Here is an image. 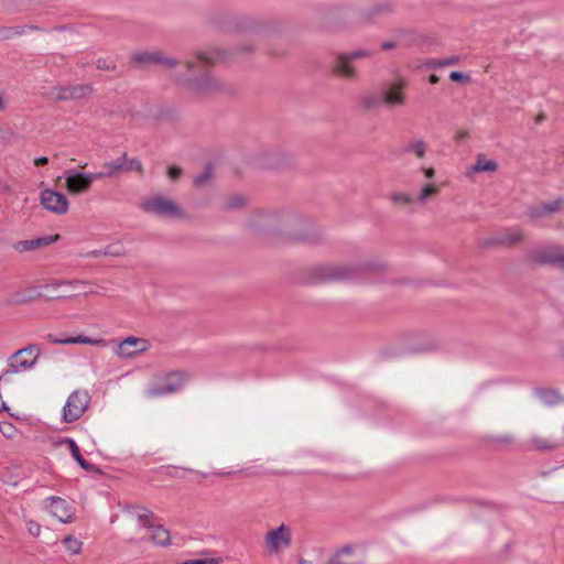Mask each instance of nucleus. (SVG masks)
Wrapping results in <instances>:
<instances>
[{"label":"nucleus","instance_id":"nucleus-1","mask_svg":"<svg viewBox=\"0 0 564 564\" xmlns=\"http://www.w3.org/2000/svg\"><path fill=\"white\" fill-rule=\"evenodd\" d=\"M223 58L219 51L202 52L194 59L185 63L191 90L198 96H209L220 90L221 83L215 78L207 67Z\"/></svg>","mask_w":564,"mask_h":564},{"label":"nucleus","instance_id":"nucleus-2","mask_svg":"<svg viewBox=\"0 0 564 564\" xmlns=\"http://www.w3.org/2000/svg\"><path fill=\"white\" fill-rule=\"evenodd\" d=\"M40 354L41 349L36 345H30L12 354L7 360V368L0 375V382H7L11 376L32 369Z\"/></svg>","mask_w":564,"mask_h":564},{"label":"nucleus","instance_id":"nucleus-3","mask_svg":"<svg viewBox=\"0 0 564 564\" xmlns=\"http://www.w3.org/2000/svg\"><path fill=\"white\" fill-rule=\"evenodd\" d=\"M143 212L163 218L177 219L184 217L183 208L173 199L163 195H153L140 204Z\"/></svg>","mask_w":564,"mask_h":564},{"label":"nucleus","instance_id":"nucleus-4","mask_svg":"<svg viewBox=\"0 0 564 564\" xmlns=\"http://www.w3.org/2000/svg\"><path fill=\"white\" fill-rule=\"evenodd\" d=\"M293 533L291 527L282 523L269 530L264 535V544L270 555H279L292 544Z\"/></svg>","mask_w":564,"mask_h":564},{"label":"nucleus","instance_id":"nucleus-5","mask_svg":"<svg viewBox=\"0 0 564 564\" xmlns=\"http://www.w3.org/2000/svg\"><path fill=\"white\" fill-rule=\"evenodd\" d=\"M90 395L86 390H75L67 398L63 408V420L67 423L77 421L88 409Z\"/></svg>","mask_w":564,"mask_h":564},{"label":"nucleus","instance_id":"nucleus-6","mask_svg":"<svg viewBox=\"0 0 564 564\" xmlns=\"http://www.w3.org/2000/svg\"><path fill=\"white\" fill-rule=\"evenodd\" d=\"M406 79L398 77L382 87L379 101L388 107H402L406 104Z\"/></svg>","mask_w":564,"mask_h":564},{"label":"nucleus","instance_id":"nucleus-7","mask_svg":"<svg viewBox=\"0 0 564 564\" xmlns=\"http://www.w3.org/2000/svg\"><path fill=\"white\" fill-rule=\"evenodd\" d=\"M187 379L186 373L173 371L164 376L161 381L148 388L145 394L148 398H158L178 391Z\"/></svg>","mask_w":564,"mask_h":564},{"label":"nucleus","instance_id":"nucleus-8","mask_svg":"<svg viewBox=\"0 0 564 564\" xmlns=\"http://www.w3.org/2000/svg\"><path fill=\"white\" fill-rule=\"evenodd\" d=\"M44 508L48 513L63 523H70L75 520V508L61 497H48L44 501Z\"/></svg>","mask_w":564,"mask_h":564},{"label":"nucleus","instance_id":"nucleus-9","mask_svg":"<svg viewBox=\"0 0 564 564\" xmlns=\"http://www.w3.org/2000/svg\"><path fill=\"white\" fill-rule=\"evenodd\" d=\"M98 180L96 173H80L67 171L65 173V188L69 194L77 195L87 192L93 182Z\"/></svg>","mask_w":564,"mask_h":564},{"label":"nucleus","instance_id":"nucleus-10","mask_svg":"<svg viewBox=\"0 0 564 564\" xmlns=\"http://www.w3.org/2000/svg\"><path fill=\"white\" fill-rule=\"evenodd\" d=\"M40 203L44 209L56 215L66 214L69 207L68 199L64 194L48 188L41 192Z\"/></svg>","mask_w":564,"mask_h":564},{"label":"nucleus","instance_id":"nucleus-11","mask_svg":"<svg viewBox=\"0 0 564 564\" xmlns=\"http://www.w3.org/2000/svg\"><path fill=\"white\" fill-rule=\"evenodd\" d=\"M532 259L535 262L550 264L561 271H564V248L560 246H550L536 249L532 252Z\"/></svg>","mask_w":564,"mask_h":564},{"label":"nucleus","instance_id":"nucleus-12","mask_svg":"<svg viewBox=\"0 0 564 564\" xmlns=\"http://www.w3.org/2000/svg\"><path fill=\"white\" fill-rule=\"evenodd\" d=\"M150 348L148 339L142 337L129 336L118 344L116 354L121 358H132Z\"/></svg>","mask_w":564,"mask_h":564},{"label":"nucleus","instance_id":"nucleus-13","mask_svg":"<svg viewBox=\"0 0 564 564\" xmlns=\"http://www.w3.org/2000/svg\"><path fill=\"white\" fill-rule=\"evenodd\" d=\"M93 87L88 84H77L54 88V97L57 100H76L88 97Z\"/></svg>","mask_w":564,"mask_h":564},{"label":"nucleus","instance_id":"nucleus-14","mask_svg":"<svg viewBox=\"0 0 564 564\" xmlns=\"http://www.w3.org/2000/svg\"><path fill=\"white\" fill-rule=\"evenodd\" d=\"M132 61L137 64L141 65H148V64H161L166 68H174L176 65H178V61L165 56L161 52H141V53H134L132 55Z\"/></svg>","mask_w":564,"mask_h":564},{"label":"nucleus","instance_id":"nucleus-15","mask_svg":"<svg viewBox=\"0 0 564 564\" xmlns=\"http://www.w3.org/2000/svg\"><path fill=\"white\" fill-rule=\"evenodd\" d=\"M47 339L52 344H61V345H66V344H85V345H91V346H105V340L104 339L90 338V337H87V336H84V335L64 336V335L50 334L47 336Z\"/></svg>","mask_w":564,"mask_h":564},{"label":"nucleus","instance_id":"nucleus-16","mask_svg":"<svg viewBox=\"0 0 564 564\" xmlns=\"http://www.w3.org/2000/svg\"><path fill=\"white\" fill-rule=\"evenodd\" d=\"M59 238L58 235L53 236H46V237H40L36 239H30V240H21L13 245V248L17 252H26L35 249H40L43 247H46L55 241H57Z\"/></svg>","mask_w":564,"mask_h":564},{"label":"nucleus","instance_id":"nucleus-17","mask_svg":"<svg viewBox=\"0 0 564 564\" xmlns=\"http://www.w3.org/2000/svg\"><path fill=\"white\" fill-rule=\"evenodd\" d=\"M139 520L143 525H148L149 538L159 545H166L170 542V533L162 525H153L149 522L148 514H140Z\"/></svg>","mask_w":564,"mask_h":564},{"label":"nucleus","instance_id":"nucleus-18","mask_svg":"<svg viewBox=\"0 0 564 564\" xmlns=\"http://www.w3.org/2000/svg\"><path fill=\"white\" fill-rule=\"evenodd\" d=\"M41 296L36 288H26L18 290L8 296V303L12 305L28 304Z\"/></svg>","mask_w":564,"mask_h":564},{"label":"nucleus","instance_id":"nucleus-19","mask_svg":"<svg viewBox=\"0 0 564 564\" xmlns=\"http://www.w3.org/2000/svg\"><path fill=\"white\" fill-rule=\"evenodd\" d=\"M564 207V199L557 198L552 202L544 203L539 207H533L529 210V216L532 219H538L546 215L556 213Z\"/></svg>","mask_w":564,"mask_h":564},{"label":"nucleus","instance_id":"nucleus-20","mask_svg":"<svg viewBox=\"0 0 564 564\" xmlns=\"http://www.w3.org/2000/svg\"><path fill=\"white\" fill-rule=\"evenodd\" d=\"M427 143L423 139H411L402 147V153L423 160L427 153Z\"/></svg>","mask_w":564,"mask_h":564},{"label":"nucleus","instance_id":"nucleus-21","mask_svg":"<svg viewBox=\"0 0 564 564\" xmlns=\"http://www.w3.org/2000/svg\"><path fill=\"white\" fill-rule=\"evenodd\" d=\"M104 171L97 172L96 175L98 180L105 177H115L121 173H124L123 160L122 156L118 158L111 162H105L102 164Z\"/></svg>","mask_w":564,"mask_h":564},{"label":"nucleus","instance_id":"nucleus-22","mask_svg":"<svg viewBox=\"0 0 564 564\" xmlns=\"http://www.w3.org/2000/svg\"><path fill=\"white\" fill-rule=\"evenodd\" d=\"M334 73L345 78H355L356 70L351 65V59L347 55L339 56L334 66Z\"/></svg>","mask_w":564,"mask_h":564},{"label":"nucleus","instance_id":"nucleus-23","mask_svg":"<svg viewBox=\"0 0 564 564\" xmlns=\"http://www.w3.org/2000/svg\"><path fill=\"white\" fill-rule=\"evenodd\" d=\"M441 192V185L435 182L425 183L419 191L415 199L420 204H425L430 199L436 197Z\"/></svg>","mask_w":564,"mask_h":564},{"label":"nucleus","instance_id":"nucleus-24","mask_svg":"<svg viewBox=\"0 0 564 564\" xmlns=\"http://www.w3.org/2000/svg\"><path fill=\"white\" fill-rule=\"evenodd\" d=\"M389 200L395 207L405 208L413 205L416 199L412 195L405 192H392L389 194Z\"/></svg>","mask_w":564,"mask_h":564},{"label":"nucleus","instance_id":"nucleus-25","mask_svg":"<svg viewBox=\"0 0 564 564\" xmlns=\"http://www.w3.org/2000/svg\"><path fill=\"white\" fill-rule=\"evenodd\" d=\"M529 447L535 451H551L556 447V444L550 438L534 435L529 440Z\"/></svg>","mask_w":564,"mask_h":564},{"label":"nucleus","instance_id":"nucleus-26","mask_svg":"<svg viewBox=\"0 0 564 564\" xmlns=\"http://www.w3.org/2000/svg\"><path fill=\"white\" fill-rule=\"evenodd\" d=\"M65 443L68 446V449L74 457V459L80 465V467L85 470H90L93 468V465L89 464L80 454V449L78 445L75 443V441L67 438Z\"/></svg>","mask_w":564,"mask_h":564},{"label":"nucleus","instance_id":"nucleus-27","mask_svg":"<svg viewBox=\"0 0 564 564\" xmlns=\"http://www.w3.org/2000/svg\"><path fill=\"white\" fill-rule=\"evenodd\" d=\"M62 544L69 555H78L83 550V542L74 535L65 536Z\"/></svg>","mask_w":564,"mask_h":564},{"label":"nucleus","instance_id":"nucleus-28","mask_svg":"<svg viewBox=\"0 0 564 564\" xmlns=\"http://www.w3.org/2000/svg\"><path fill=\"white\" fill-rule=\"evenodd\" d=\"M352 555V549L347 546L337 552L327 564H358L350 557Z\"/></svg>","mask_w":564,"mask_h":564},{"label":"nucleus","instance_id":"nucleus-29","mask_svg":"<svg viewBox=\"0 0 564 564\" xmlns=\"http://www.w3.org/2000/svg\"><path fill=\"white\" fill-rule=\"evenodd\" d=\"M497 167V162L487 160L484 155H478L473 170L475 172H495Z\"/></svg>","mask_w":564,"mask_h":564},{"label":"nucleus","instance_id":"nucleus-30","mask_svg":"<svg viewBox=\"0 0 564 564\" xmlns=\"http://www.w3.org/2000/svg\"><path fill=\"white\" fill-rule=\"evenodd\" d=\"M124 173L135 172L140 175L143 174L142 163L134 158H128L126 154L122 155Z\"/></svg>","mask_w":564,"mask_h":564},{"label":"nucleus","instance_id":"nucleus-31","mask_svg":"<svg viewBox=\"0 0 564 564\" xmlns=\"http://www.w3.org/2000/svg\"><path fill=\"white\" fill-rule=\"evenodd\" d=\"M459 61H460V56L453 55V56L445 57V58L433 59L431 62V65L434 67H444V66H449V65H456L459 63Z\"/></svg>","mask_w":564,"mask_h":564},{"label":"nucleus","instance_id":"nucleus-32","mask_svg":"<svg viewBox=\"0 0 564 564\" xmlns=\"http://www.w3.org/2000/svg\"><path fill=\"white\" fill-rule=\"evenodd\" d=\"M332 279L346 280L351 278V269L348 267H337L332 270Z\"/></svg>","mask_w":564,"mask_h":564},{"label":"nucleus","instance_id":"nucleus-33","mask_svg":"<svg viewBox=\"0 0 564 564\" xmlns=\"http://www.w3.org/2000/svg\"><path fill=\"white\" fill-rule=\"evenodd\" d=\"M26 530L32 536H39L42 531V527L34 520H26Z\"/></svg>","mask_w":564,"mask_h":564},{"label":"nucleus","instance_id":"nucleus-34","mask_svg":"<svg viewBox=\"0 0 564 564\" xmlns=\"http://www.w3.org/2000/svg\"><path fill=\"white\" fill-rule=\"evenodd\" d=\"M219 562L218 558H196L177 562L176 564H218Z\"/></svg>","mask_w":564,"mask_h":564},{"label":"nucleus","instance_id":"nucleus-35","mask_svg":"<svg viewBox=\"0 0 564 564\" xmlns=\"http://www.w3.org/2000/svg\"><path fill=\"white\" fill-rule=\"evenodd\" d=\"M375 52L369 50H357L351 52L350 54H347V56L352 61L357 58H366L373 55Z\"/></svg>","mask_w":564,"mask_h":564},{"label":"nucleus","instance_id":"nucleus-36","mask_svg":"<svg viewBox=\"0 0 564 564\" xmlns=\"http://www.w3.org/2000/svg\"><path fill=\"white\" fill-rule=\"evenodd\" d=\"M210 177H212L210 169H206L205 172H203L200 175L195 177L194 183L196 186H203L210 180Z\"/></svg>","mask_w":564,"mask_h":564},{"label":"nucleus","instance_id":"nucleus-37","mask_svg":"<svg viewBox=\"0 0 564 564\" xmlns=\"http://www.w3.org/2000/svg\"><path fill=\"white\" fill-rule=\"evenodd\" d=\"M449 79L456 83H468L470 77L468 74H464L460 72H452L449 74Z\"/></svg>","mask_w":564,"mask_h":564},{"label":"nucleus","instance_id":"nucleus-38","mask_svg":"<svg viewBox=\"0 0 564 564\" xmlns=\"http://www.w3.org/2000/svg\"><path fill=\"white\" fill-rule=\"evenodd\" d=\"M96 66L98 69H106V70H113L116 68V65L111 61L107 59H97Z\"/></svg>","mask_w":564,"mask_h":564},{"label":"nucleus","instance_id":"nucleus-39","mask_svg":"<svg viewBox=\"0 0 564 564\" xmlns=\"http://www.w3.org/2000/svg\"><path fill=\"white\" fill-rule=\"evenodd\" d=\"M420 171L429 182H433L432 180L436 175V170L433 166H422Z\"/></svg>","mask_w":564,"mask_h":564},{"label":"nucleus","instance_id":"nucleus-40","mask_svg":"<svg viewBox=\"0 0 564 564\" xmlns=\"http://www.w3.org/2000/svg\"><path fill=\"white\" fill-rule=\"evenodd\" d=\"M102 254L119 257L122 254V249L120 247L108 246L106 249L102 250Z\"/></svg>","mask_w":564,"mask_h":564},{"label":"nucleus","instance_id":"nucleus-41","mask_svg":"<svg viewBox=\"0 0 564 564\" xmlns=\"http://www.w3.org/2000/svg\"><path fill=\"white\" fill-rule=\"evenodd\" d=\"M522 239V234L520 231L509 232L505 239L507 243H516Z\"/></svg>","mask_w":564,"mask_h":564},{"label":"nucleus","instance_id":"nucleus-42","mask_svg":"<svg viewBox=\"0 0 564 564\" xmlns=\"http://www.w3.org/2000/svg\"><path fill=\"white\" fill-rule=\"evenodd\" d=\"M182 171L180 167L172 166L169 170V176L171 180H176L181 175Z\"/></svg>","mask_w":564,"mask_h":564},{"label":"nucleus","instance_id":"nucleus-43","mask_svg":"<svg viewBox=\"0 0 564 564\" xmlns=\"http://www.w3.org/2000/svg\"><path fill=\"white\" fill-rule=\"evenodd\" d=\"M395 42L393 41H386L381 44V50L389 51L395 47Z\"/></svg>","mask_w":564,"mask_h":564},{"label":"nucleus","instance_id":"nucleus-44","mask_svg":"<svg viewBox=\"0 0 564 564\" xmlns=\"http://www.w3.org/2000/svg\"><path fill=\"white\" fill-rule=\"evenodd\" d=\"M47 163H48V159L46 156L36 158L34 160V164L36 166H43V165H46Z\"/></svg>","mask_w":564,"mask_h":564},{"label":"nucleus","instance_id":"nucleus-45","mask_svg":"<svg viewBox=\"0 0 564 564\" xmlns=\"http://www.w3.org/2000/svg\"><path fill=\"white\" fill-rule=\"evenodd\" d=\"M468 137V132L466 130H460L456 133L455 139L456 141H462Z\"/></svg>","mask_w":564,"mask_h":564},{"label":"nucleus","instance_id":"nucleus-46","mask_svg":"<svg viewBox=\"0 0 564 564\" xmlns=\"http://www.w3.org/2000/svg\"><path fill=\"white\" fill-rule=\"evenodd\" d=\"M7 107V100L4 98V94L0 91V111L4 110Z\"/></svg>","mask_w":564,"mask_h":564},{"label":"nucleus","instance_id":"nucleus-47","mask_svg":"<svg viewBox=\"0 0 564 564\" xmlns=\"http://www.w3.org/2000/svg\"><path fill=\"white\" fill-rule=\"evenodd\" d=\"M104 256L102 254V250H94L91 252L88 253V257H95V258H98V257H101Z\"/></svg>","mask_w":564,"mask_h":564},{"label":"nucleus","instance_id":"nucleus-48","mask_svg":"<svg viewBox=\"0 0 564 564\" xmlns=\"http://www.w3.org/2000/svg\"><path fill=\"white\" fill-rule=\"evenodd\" d=\"M438 80H440V78L436 75L433 74V75L430 76V83L431 84H437Z\"/></svg>","mask_w":564,"mask_h":564},{"label":"nucleus","instance_id":"nucleus-49","mask_svg":"<svg viewBox=\"0 0 564 564\" xmlns=\"http://www.w3.org/2000/svg\"><path fill=\"white\" fill-rule=\"evenodd\" d=\"M299 564H313V561L307 560V558H301V560L299 561Z\"/></svg>","mask_w":564,"mask_h":564},{"label":"nucleus","instance_id":"nucleus-50","mask_svg":"<svg viewBox=\"0 0 564 564\" xmlns=\"http://www.w3.org/2000/svg\"><path fill=\"white\" fill-rule=\"evenodd\" d=\"M70 284H74L75 286H78V285H86L87 283L84 282V281H74V282H70Z\"/></svg>","mask_w":564,"mask_h":564},{"label":"nucleus","instance_id":"nucleus-51","mask_svg":"<svg viewBox=\"0 0 564 564\" xmlns=\"http://www.w3.org/2000/svg\"><path fill=\"white\" fill-rule=\"evenodd\" d=\"M242 203H243V199L242 198H238V200L235 204H232V205L234 206H239V205H242Z\"/></svg>","mask_w":564,"mask_h":564},{"label":"nucleus","instance_id":"nucleus-52","mask_svg":"<svg viewBox=\"0 0 564 564\" xmlns=\"http://www.w3.org/2000/svg\"><path fill=\"white\" fill-rule=\"evenodd\" d=\"M12 430H13V427L10 425V426H9V430H7V432H6V433H10V431H12Z\"/></svg>","mask_w":564,"mask_h":564},{"label":"nucleus","instance_id":"nucleus-53","mask_svg":"<svg viewBox=\"0 0 564 564\" xmlns=\"http://www.w3.org/2000/svg\"><path fill=\"white\" fill-rule=\"evenodd\" d=\"M12 430H13V427L10 425V426H9V430H7V432H6V433H10V431H12Z\"/></svg>","mask_w":564,"mask_h":564},{"label":"nucleus","instance_id":"nucleus-54","mask_svg":"<svg viewBox=\"0 0 564 564\" xmlns=\"http://www.w3.org/2000/svg\"><path fill=\"white\" fill-rule=\"evenodd\" d=\"M3 434L6 435V437H10L11 436V433L3 432Z\"/></svg>","mask_w":564,"mask_h":564},{"label":"nucleus","instance_id":"nucleus-55","mask_svg":"<svg viewBox=\"0 0 564 564\" xmlns=\"http://www.w3.org/2000/svg\"><path fill=\"white\" fill-rule=\"evenodd\" d=\"M505 441H506V442H511V438L506 437V438H505Z\"/></svg>","mask_w":564,"mask_h":564}]
</instances>
